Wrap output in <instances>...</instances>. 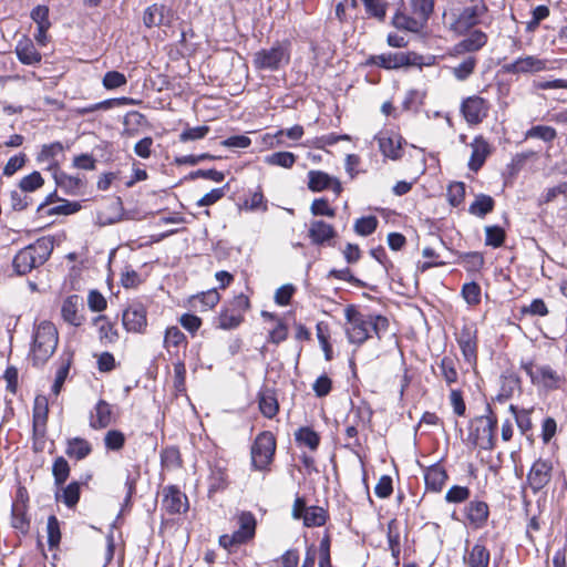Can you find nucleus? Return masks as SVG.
I'll list each match as a JSON object with an SVG mask.
<instances>
[{
  "label": "nucleus",
  "mask_w": 567,
  "mask_h": 567,
  "mask_svg": "<svg viewBox=\"0 0 567 567\" xmlns=\"http://www.w3.org/2000/svg\"><path fill=\"white\" fill-rule=\"evenodd\" d=\"M344 317L349 324L346 329L348 340L358 346L372 338L373 333L381 339V334L389 328V320L385 317L374 313L363 315L353 305L344 309Z\"/></svg>",
  "instance_id": "1"
},
{
  "label": "nucleus",
  "mask_w": 567,
  "mask_h": 567,
  "mask_svg": "<svg viewBox=\"0 0 567 567\" xmlns=\"http://www.w3.org/2000/svg\"><path fill=\"white\" fill-rule=\"evenodd\" d=\"M487 0H470V4L451 2L443 11L444 25L456 34H465L482 22L488 11Z\"/></svg>",
  "instance_id": "2"
},
{
  "label": "nucleus",
  "mask_w": 567,
  "mask_h": 567,
  "mask_svg": "<svg viewBox=\"0 0 567 567\" xmlns=\"http://www.w3.org/2000/svg\"><path fill=\"white\" fill-rule=\"evenodd\" d=\"M409 13L398 10L392 18V25L399 30L420 32L434 10V0H408Z\"/></svg>",
  "instance_id": "3"
},
{
  "label": "nucleus",
  "mask_w": 567,
  "mask_h": 567,
  "mask_svg": "<svg viewBox=\"0 0 567 567\" xmlns=\"http://www.w3.org/2000/svg\"><path fill=\"white\" fill-rule=\"evenodd\" d=\"M59 342L58 330L50 321H42L35 329L32 344L33 365H43L54 353Z\"/></svg>",
  "instance_id": "4"
},
{
  "label": "nucleus",
  "mask_w": 567,
  "mask_h": 567,
  "mask_svg": "<svg viewBox=\"0 0 567 567\" xmlns=\"http://www.w3.org/2000/svg\"><path fill=\"white\" fill-rule=\"evenodd\" d=\"M276 451V440L270 432L257 435L251 446V465L255 470L265 471L271 463Z\"/></svg>",
  "instance_id": "5"
},
{
  "label": "nucleus",
  "mask_w": 567,
  "mask_h": 567,
  "mask_svg": "<svg viewBox=\"0 0 567 567\" xmlns=\"http://www.w3.org/2000/svg\"><path fill=\"white\" fill-rule=\"evenodd\" d=\"M288 62L289 53L280 43L270 49H262L254 54V65L259 70L275 71Z\"/></svg>",
  "instance_id": "6"
},
{
  "label": "nucleus",
  "mask_w": 567,
  "mask_h": 567,
  "mask_svg": "<svg viewBox=\"0 0 567 567\" xmlns=\"http://www.w3.org/2000/svg\"><path fill=\"white\" fill-rule=\"evenodd\" d=\"M503 70L513 75L535 74L547 70V61L536 55H525L504 64Z\"/></svg>",
  "instance_id": "7"
},
{
  "label": "nucleus",
  "mask_w": 567,
  "mask_h": 567,
  "mask_svg": "<svg viewBox=\"0 0 567 567\" xmlns=\"http://www.w3.org/2000/svg\"><path fill=\"white\" fill-rule=\"evenodd\" d=\"M488 102L478 95H472L462 101L461 113L470 125H477L487 116Z\"/></svg>",
  "instance_id": "8"
},
{
  "label": "nucleus",
  "mask_w": 567,
  "mask_h": 567,
  "mask_svg": "<svg viewBox=\"0 0 567 567\" xmlns=\"http://www.w3.org/2000/svg\"><path fill=\"white\" fill-rule=\"evenodd\" d=\"M553 463L549 460H536L527 473V483L533 493L542 491L551 480Z\"/></svg>",
  "instance_id": "9"
},
{
  "label": "nucleus",
  "mask_w": 567,
  "mask_h": 567,
  "mask_svg": "<svg viewBox=\"0 0 567 567\" xmlns=\"http://www.w3.org/2000/svg\"><path fill=\"white\" fill-rule=\"evenodd\" d=\"M374 140L378 142L379 150L384 157L392 161H398L402 157L403 137L399 134L381 132L375 135Z\"/></svg>",
  "instance_id": "10"
},
{
  "label": "nucleus",
  "mask_w": 567,
  "mask_h": 567,
  "mask_svg": "<svg viewBox=\"0 0 567 567\" xmlns=\"http://www.w3.org/2000/svg\"><path fill=\"white\" fill-rule=\"evenodd\" d=\"M456 341L467 362L476 359L477 330L474 324H464L456 333Z\"/></svg>",
  "instance_id": "11"
},
{
  "label": "nucleus",
  "mask_w": 567,
  "mask_h": 567,
  "mask_svg": "<svg viewBox=\"0 0 567 567\" xmlns=\"http://www.w3.org/2000/svg\"><path fill=\"white\" fill-rule=\"evenodd\" d=\"M122 321L127 331L142 332L147 324L146 309L141 303H132L124 310Z\"/></svg>",
  "instance_id": "12"
},
{
  "label": "nucleus",
  "mask_w": 567,
  "mask_h": 567,
  "mask_svg": "<svg viewBox=\"0 0 567 567\" xmlns=\"http://www.w3.org/2000/svg\"><path fill=\"white\" fill-rule=\"evenodd\" d=\"M480 423L476 427L474 443L478 444L483 450H492L494 447V430L497 421L491 416H480L475 420Z\"/></svg>",
  "instance_id": "13"
},
{
  "label": "nucleus",
  "mask_w": 567,
  "mask_h": 567,
  "mask_svg": "<svg viewBox=\"0 0 567 567\" xmlns=\"http://www.w3.org/2000/svg\"><path fill=\"white\" fill-rule=\"evenodd\" d=\"M163 507L169 514H181L188 509L187 496L178 487L171 485L163 491Z\"/></svg>",
  "instance_id": "14"
},
{
  "label": "nucleus",
  "mask_w": 567,
  "mask_h": 567,
  "mask_svg": "<svg viewBox=\"0 0 567 567\" xmlns=\"http://www.w3.org/2000/svg\"><path fill=\"white\" fill-rule=\"evenodd\" d=\"M463 561L466 567H489L491 551L482 540H478L472 547L466 546Z\"/></svg>",
  "instance_id": "15"
},
{
  "label": "nucleus",
  "mask_w": 567,
  "mask_h": 567,
  "mask_svg": "<svg viewBox=\"0 0 567 567\" xmlns=\"http://www.w3.org/2000/svg\"><path fill=\"white\" fill-rule=\"evenodd\" d=\"M308 187L312 192H322L331 188L336 195L342 192V185L338 178H333L322 171H310L308 173Z\"/></svg>",
  "instance_id": "16"
},
{
  "label": "nucleus",
  "mask_w": 567,
  "mask_h": 567,
  "mask_svg": "<svg viewBox=\"0 0 567 567\" xmlns=\"http://www.w3.org/2000/svg\"><path fill=\"white\" fill-rule=\"evenodd\" d=\"M486 43V33L481 30H474L453 47V54L474 53L481 50Z\"/></svg>",
  "instance_id": "17"
},
{
  "label": "nucleus",
  "mask_w": 567,
  "mask_h": 567,
  "mask_svg": "<svg viewBox=\"0 0 567 567\" xmlns=\"http://www.w3.org/2000/svg\"><path fill=\"white\" fill-rule=\"evenodd\" d=\"M48 400L45 396H37L34 400L33 415H32V429L33 434L39 437H43L47 431L48 421Z\"/></svg>",
  "instance_id": "18"
},
{
  "label": "nucleus",
  "mask_w": 567,
  "mask_h": 567,
  "mask_svg": "<svg viewBox=\"0 0 567 567\" xmlns=\"http://www.w3.org/2000/svg\"><path fill=\"white\" fill-rule=\"evenodd\" d=\"M373 64L384 69H399L412 64L411 54L404 52H390L371 58Z\"/></svg>",
  "instance_id": "19"
},
{
  "label": "nucleus",
  "mask_w": 567,
  "mask_h": 567,
  "mask_svg": "<svg viewBox=\"0 0 567 567\" xmlns=\"http://www.w3.org/2000/svg\"><path fill=\"white\" fill-rule=\"evenodd\" d=\"M466 518L475 528H482L489 515L487 503L478 499L471 501L465 507Z\"/></svg>",
  "instance_id": "20"
},
{
  "label": "nucleus",
  "mask_w": 567,
  "mask_h": 567,
  "mask_svg": "<svg viewBox=\"0 0 567 567\" xmlns=\"http://www.w3.org/2000/svg\"><path fill=\"white\" fill-rule=\"evenodd\" d=\"M472 154L468 161V168L473 172H477L485 163L491 148L488 143L483 136H475L471 143Z\"/></svg>",
  "instance_id": "21"
},
{
  "label": "nucleus",
  "mask_w": 567,
  "mask_h": 567,
  "mask_svg": "<svg viewBox=\"0 0 567 567\" xmlns=\"http://www.w3.org/2000/svg\"><path fill=\"white\" fill-rule=\"evenodd\" d=\"M83 308V301L78 295L69 296L61 309L62 317L65 322L79 327L83 322V317L79 315V309Z\"/></svg>",
  "instance_id": "22"
},
{
  "label": "nucleus",
  "mask_w": 567,
  "mask_h": 567,
  "mask_svg": "<svg viewBox=\"0 0 567 567\" xmlns=\"http://www.w3.org/2000/svg\"><path fill=\"white\" fill-rule=\"evenodd\" d=\"M308 236L311 243L322 246L336 236V230L332 225L323 220H312L308 230Z\"/></svg>",
  "instance_id": "23"
},
{
  "label": "nucleus",
  "mask_w": 567,
  "mask_h": 567,
  "mask_svg": "<svg viewBox=\"0 0 567 567\" xmlns=\"http://www.w3.org/2000/svg\"><path fill=\"white\" fill-rule=\"evenodd\" d=\"M447 477L446 471L440 465L430 466L424 474L426 489L434 493L441 492Z\"/></svg>",
  "instance_id": "24"
},
{
  "label": "nucleus",
  "mask_w": 567,
  "mask_h": 567,
  "mask_svg": "<svg viewBox=\"0 0 567 567\" xmlns=\"http://www.w3.org/2000/svg\"><path fill=\"white\" fill-rule=\"evenodd\" d=\"M95 414H91L90 426L97 430L104 429L112 423V408L111 405L104 401L100 400L95 405Z\"/></svg>",
  "instance_id": "25"
},
{
  "label": "nucleus",
  "mask_w": 567,
  "mask_h": 567,
  "mask_svg": "<svg viewBox=\"0 0 567 567\" xmlns=\"http://www.w3.org/2000/svg\"><path fill=\"white\" fill-rule=\"evenodd\" d=\"M13 268L18 275H25L33 268L39 267L28 247L22 248L13 258Z\"/></svg>",
  "instance_id": "26"
},
{
  "label": "nucleus",
  "mask_w": 567,
  "mask_h": 567,
  "mask_svg": "<svg viewBox=\"0 0 567 567\" xmlns=\"http://www.w3.org/2000/svg\"><path fill=\"white\" fill-rule=\"evenodd\" d=\"M92 452V445L82 437L69 439L66 443L65 454L80 461L85 458Z\"/></svg>",
  "instance_id": "27"
},
{
  "label": "nucleus",
  "mask_w": 567,
  "mask_h": 567,
  "mask_svg": "<svg viewBox=\"0 0 567 567\" xmlns=\"http://www.w3.org/2000/svg\"><path fill=\"white\" fill-rule=\"evenodd\" d=\"M16 53L19 61L27 65H34L41 61V54L29 40L19 42L16 48Z\"/></svg>",
  "instance_id": "28"
},
{
  "label": "nucleus",
  "mask_w": 567,
  "mask_h": 567,
  "mask_svg": "<svg viewBox=\"0 0 567 567\" xmlns=\"http://www.w3.org/2000/svg\"><path fill=\"white\" fill-rule=\"evenodd\" d=\"M39 266L43 265L53 250V241L50 238L43 237L38 239L34 244L27 246Z\"/></svg>",
  "instance_id": "29"
},
{
  "label": "nucleus",
  "mask_w": 567,
  "mask_h": 567,
  "mask_svg": "<svg viewBox=\"0 0 567 567\" xmlns=\"http://www.w3.org/2000/svg\"><path fill=\"white\" fill-rule=\"evenodd\" d=\"M244 321V316L235 312L228 306L224 307L217 318V328L231 330L237 328Z\"/></svg>",
  "instance_id": "30"
},
{
  "label": "nucleus",
  "mask_w": 567,
  "mask_h": 567,
  "mask_svg": "<svg viewBox=\"0 0 567 567\" xmlns=\"http://www.w3.org/2000/svg\"><path fill=\"white\" fill-rule=\"evenodd\" d=\"M259 409L261 414L268 419L278 413L279 404L272 391L266 390L259 394Z\"/></svg>",
  "instance_id": "31"
},
{
  "label": "nucleus",
  "mask_w": 567,
  "mask_h": 567,
  "mask_svg": "<svg viewBox=\"0 0 567 567\" xmlns=\"http://www.w3.org/2000/svg\"><path fill=\"white\" fill-rule=\"evenodd\" d=\"M168 10L163 4H152L150 6L143 16V22L147 28H152L155 25H161L165 23V13Z\"/></svg>",
  "instance_id": "32"
},
{
  "label": "nucleus",
  "mask_w": 567,
  "mask_h": 567,
  "mask_svg": "<svg viewBox=\"0 0 567 567\" xmlns=\"http://www.w3.org/2000/svg\"><path fill=\"white\" fill-rule=\"evenodd\" d=\"M494 205H495V202L491 196L485 195V194H480L476 196L475 200L471 204L468 212H470V214H472L474 216L483 218L494 209Z\"/></svg>",
  "instance_id": "33"
},
{
  "label": "nucleus",
  "mask_w": 567,
  "mask_h": 567,
  "mask_svg": "<svg viewBox=\"0 0 567 567\" xmlns=\"http://www.w3.org/2000/svg\"><path fill=\"white\" fill-rule=\"evenodd\" d=\"M220 300L218 291L209 289L192 298L193 307L199 308L202 311L214 308Z\"/></svg>",
  "instance_id": "34"
},
{
  "label": "nucleus",
  "mask_w": 567,
  "mask_h": 567,
  "mask_svg": "<svg viewBox=\"0 0 567 567\" xmlns=\"http://www.w3.org/2000/svg\"><path fill=\"white\" fill-rule=\"evenodd\" d=\"M440 375L444 379L445 383L451 386L458 380L456 363L453 358L443 357L439 363Z\"/></svg>",
  "instance_id": "35"
},
{
  "label": "nucleus",
  "mask_w": 567,
  "mask_h": 567,
  "mask_svg": "<svg viewBox=\"0 0 567 567\" xmlns=\"http://www.w3.org/2000/svg\"><path fill=\"white\" fill-rule=\"evenodd\" d=\"M362 3L369 18H374L380 22L385 20L389 7L385 0H362Z\"/></svg>",
  "instance_id": "36"
},
{
  "label": "nucleus",
  "mask_w": 567,
  "mask_h": 567,
  "mask_svg": "<svg viewBox=\"0 0 567 567\" xmlns=\"http://www.w3.org/2000/svg\"><path fill=\"white\" fill-rule=\"evenodd\" d=\"M256 519L251 513H243L239 517V529L235 533L240 535L244 544L254 537Z\"/></svg>",
  "instance_id": "37"
},
{
  "label": "nucleus",
  "mask_w": 567,
  "mask_h": 567,
  "mask_svg": "<svg viewBox=\"0 0 567 567\" xmlns=\"http://www.w3.org/2000/svg\"><path fill=\"white\" fill-rule=\"evenodd\" d=\"M297 156L291 152H276L265 157V163L271 166L291 168L296 163Z\"/></svg>",
  "instance_id": "38"
},
{
  "label": "nucleus",
  "mask_w": 567,
  "mask_h": 567,
  "mask_svg": "<svg viewBox=\"0 0 567 567\" xmlns=\"http://www.w3.org/2000/svg\"><path fill=\"white\" fill-rule=\"evenodd\" d=\"M295 437L299 444L309 447L311 451H316L320 443V436L318 433L308 426L300 427L295 433Z\"/></svg>",
  "instance_id": "39"
},
{
  "label": "nucleus",
  "mask_w": 567,
  "mask_h": 567,
  "mask_svg": "<svg viewBox=\"0 0 567 567\" xmlns=\"http://www.w3.org/2000/svg\"><path fill=\"white\" fill-rule=\"evenodd\" d=\"M477 64V59L473 55H468L456 66L452 68V74L458 81H465L473 74L475 66Z\"/></svg>",
  "instance_id": "40"
},
{
  "label": "nucleus",
  "mask_w": 567,
  "mask_h": 567,
  "mask_svg": "<svg viewBox=\"0 0 567 567\" xmlns=\"http://www.w3.org/2000/svg\"><path fill=\"white\" fill-rule=\"evenodd\" d=\"M327 519L326 511L319 506L307 507L303 514V524L307 527L322 526Z\"/></svg>",
  "instance_id": "41"
},
{
  "label": "nucleus",
  "mask_w": 567,
  "mask_h": 567,
  "mask_svg": "<svg viewBox=\"0 0 567 567\" xmlns=\"http://www.w3.org/2000/svg\"><path fill=\"white\" fill-rule=\"evenodd\" d=\"M52 475L56 486L63 485L68 480L70 475V466L63 456H59L54 460L52 465Z\"/></svg>",
  "instance_id": "42"
},
{
  "label": "nucleus",
  "mask_w": 567,
  "mask_h": 567,
  "mask_svg": "<svg viewBox=\"0 0 567 567\" xmlns=\"http://www.w3.org/2000/svg\"><path fill=\"white\" fill-rule=\"evenodd\" d=\"M33 199L30 194L22 189H14L10 193V206L14 212H21L32 205Z\"/></svg>",
  "instance_id": "43"
},
{
  "label": "nucleus",
  "mask_w": 567,
  "mask_h": 567,
  "mask_svg": "<svg viewBox=\"0 0 567 567\" xmlns=\"http://www.w3.org/2000/svg\"><path fill=\"white\" fill-rule=\"evenodd\" d=\"M11 525L13 528L27 534L30 527V522L27 518L25 509L23 506H12L11 511Z\"/></svg>",
  "instance_id": "44"
},
{
  "label": "nucleus",
  "mask_w": 567,
  "mask_h": 567,
  "mask_svg": "<svg viewBox=\"0 0 567 567\" xmlns=\"http://www.w3.org/2000/svg\"><path fill=\"white\" fill-rule=\"evenodd\" d=\"M527 138H539L544 142H553L557 137V132L554 127L547 125H536L526 132Z\"/></svg>",
  "instance_id": "45"
},
{
  "label": "nucleus",
  "mask_w": 567,
  "mask_h": 567,
  "mask_svg": "<svg viewBox=\"0 0 567 567\" xmlns=\"http://www.w3.org/2000/svg\"><path fill=\"white\" fill-rule=\"evenodd\" d=\"M44 184V179L38 171L32 172L31 174L22 177L19 182V188L23 192L30 194L39 188H41Z\"/></svg>",
  "instance_id": "46"
},
{
  "label": "nucleus",
  "mask_w": 567,
  "mask_h": 567,
  "mask_svg": "<svg viewBox=\"0 0 567 567\" xmlns=\"http://www.w3.org/2000/svg\"><path fill=\"white\" fill-rule=\"evenodd\" d=\"M378 224L379 221L375 216L361 217L354 223V231L365 237L375 231Z\"/></svg>",
  "instance_id": "47"
},
{
  "label": "nucleus",
  "mask_w": 567,
  "mask_h": 567,
  "mask_svg": "<svg viewBox=\"0 0 567 567\" xmlns=\"http://www.w3.org/2000/svg\"><path fill=\"white\" fill-rule=\"evenodd\" d=\"M48 544L52 549L58 547L61 540L60 523L56 516L51 515L47 523Z\"/></svg>",
  "instance_id": "48"
},
{
  "label": "nucleus",
  "mask_w": 567,
  "mask_h": 567,
  "mask_svg": "<svg viewBox=\"0 0 567 567\" xmlns=\"http://www.w3.org/2000/svg\"><path fill=\"white\" fill-rule=\"evenodd\" d=\"M162 465L168 470L176 468L181 465V453L176 446H168L161 453Z\"/></svg>",
  "instance_id": "49"
},
{
  "label": "nucleus",
  "mask_w": 567,
  "mask_h": 567,
  "mask_svg": "<svg viewBox=\"0 0 567 567\" xmlns=\"http://www.w3.org/2000/svg\"><path fill=\"white\" fill-rule=\"evenodd\" d=\"M505 240V231L499 226L485 227V244L494 248L501 247Z\"/></svg>",
  "instance_id": "50"
},
{
  "label": "nucleus",
  "mask_w": 567,
  "mask_h": 567,
  "mask_svg": "<svg viewBox=\"0 0 567 567\" xmlns=\"http://www.w3.org/2000/svg\"><path fill=\"white\" fill-rule=\"evenodd\" d=\"M447 200L453 207H457L465 197V184L462 182H454L447 188Z\"/></svg>",
  "instance_id": "51"
},
{
  "label": "nucleus",
  "mask_w": 567,
  "mask_h": 567,
  "mask_svg": "<svg viewBox=\"0 0 567 567\" xmlns=\"http://www.w3.org/2000/svg\"><path fill=\"white\" fill-rule=\"evenodd\" d=\"M210 128L207 125H200L195 127L187 126L179 135L181 142H190L204 138Z\"/></svg>",
  "instance_id": "52"
},
{
  "label": "nucleus",
  "mask_w": 567,
  "mask_h": 567,
  "mask_svg": "<svg viewBox=\"0 0 567 567\" xmlns=\"http://www.w3.org/2000/svg\"><path fill=\"white\" fill-rule=\"evenodd\" d=\"M462 264L468 271H477L484 265L482 254L477 251L464 252L461 255Z\"/></svg>",
  "instance_id": "53"
},
{
  "label": "nucleus",
  "mask_w": 567,
  "mask_h": 567,
  "mask_svg": "<svg viewBox=\"0 0 567 567\" xmlns=\"http://www.w3.org/2000/svg\"><path fill=\"white\" fill-rule=\"evenodd\" d=\"M61 499L68 507H74L80 499V484L78 482H71L63 489Z\"/></svg>",
  "instance_id": "54"
},
{
  "label": "nucleus",
  "mask_w": 567,
  "mask_h": 567,
  "mask_svg": "<svg viewBox=\"0 0 567 567\" xmlns=\"http://www.w3.org/2000/svg\"><path fill=\"white\" fill-rule=\"evenodd\" d=\"M462 296L468 305L475 306L481 302V287L474 281L464 284Z\"/></svg>",
  "instance_id": "55"
},
{
  "label": "nucleus",
  "mask_w": 567,
  "mask_h": 567,
  "mask_svg": "<svg viewBox=\"0 0 567 567\" xmlns=\"http://www.w3.org/2000/svg\"><path fill=\"white\" fill-rule=\"evenodd\" d=\"M520 312L532 317H545L548 315V308L543 299L536 298L528 306H523Z\"/></svg>",
  "instance_id": "56"
},
{
  "label": "nucleus",
  "mask_w": 567,
  "mask_h": 567,
  "mask_svg": "<svg viewBox=\"0 0 567 567\" xmlns=\"http://www.w3.org/2000/svg\"><path fill=\"white\" fill-rule=\"evenodd\" d=\"M471 495V491L466 486L453 485L445 494V501L447 503H463Z\"/></svg>",
  "instance_id": "57"
},
{
  "label": "nucleus",
  "mask_w": 567,
  "mask_h": 567,
  "mask_svg": "<svg viewBox=\"0 0 567 567\" xmlns=\"http://www.w3.org/2000/svg\"><path fill=\"white\" fill-rule=\"evenodd\" d=\"M31 19L37 23V27L42 29H50L51 22L49 20V8L47 6H37L30 13Z\"/></svg>",
  "instance_id": "58"
},
{
  "label": "nucleus",
  "mask_w": 567,
  "mask_h": 567,
  "mask_svg": "<svg viewBox=\"0 0 567 567\" xmlns=\"http://www.w3.org/2000/svg\"><path fill=\"white\" fill-rule=\"evenodd\" d=\"M227 185L218 188H214L210 192L206 193L202 198H199L196 203L198 207L210 206L220 200L227 190Z\"/></svg>",
  "instance_id": "59"
},
{
  "label": "nucleus",
  "mask_w": 567,
  "mask_h": 567,
  "mask_svg": "<svg viewBox=\"0 0 567 567\" xmlns=\"http://www.w3.org/2000/svg\"><path fill=\"white\" fill-rule=\"evenodd\" d=\"M104 443L106 449L118 451L124 446L125 435L121 431L111 430L105 434Z\"/></svg>",
  "instance_id": "60"
},
{
  "label": "nucleus",
  "mask_w": 567,
  "mask_h": 567,
  "mask_svg": "<svg viewBox=\"0 0 567 567\" xmlns=\"http://www.w3.org/2000/svg\"><path fill=\"white\" fill-rule=\"evenodd\" d=\"M331 538L328 533L323 535L319 546V567H332L330 557Z\"/></svg>",
  "instance_id": "61"
},
{
  "label": "nucleus",
  "mask_w": 567,
  "mask_h": 567,
  "mask_svg": "<svg viewBox=\"0 0 567 567\" xmlns=\"http://www.w3.org/2000/svg\"><path fill=\"white\" fill-rule=\"evenodd\" d=\"M25 162L27 155L24 153L10 157L3 167L2 174L8 177L12 176L24 166Z\"/></svg>",
  "instance_id": "62"
},
{
  "label": "nucleus",
  "mask_w": 567,
  "mask_h": 567,
  "mask_svg": "<svg viewBox=\"0 0 567 567\" xmlns=\"http://www.w3.org/2000/svg\"><path fill=\"white\" fill-rule=\"evenodd\" d=\"M63 152V145L60 142H54L51 144H45L42 146L40 153L38 154L39 162H50L54 159V157Z\"/></svg>",
  "instance_id": "63"
},
{
  "label": "nucleus",
  "mask_w": 567,
  "mask_h": 567,
  "mask_svg": "<svg viewBox=\"0 0 567 567\" xmlns=\"http://www.w3.org/2000/svg\"><path fill=\"white\" fill-rule=\"evenodd\" d=\"M126 84V76L118 71H109L103 78V85L107 90H114Z\"/></svg>",
  "instance_id": "64"
}]
</instances>
